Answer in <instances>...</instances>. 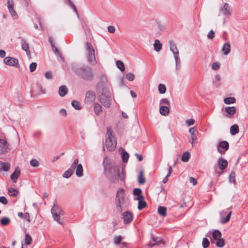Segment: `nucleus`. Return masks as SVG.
I'll use <instances>...</instances> for the list:
<instances>
[{"label": "nucleus", "instance_id": "nucleus-2", "mask_svg": "<svg viewBox=\"0 0 248 248\" xmlns=\"http://www.w3.org/2000/svg\"><path fill=\"white\" fill-rule=\"evenodd\" d=\"M73 70L76 74L84 80L91 81L94 79V75L93 69L89 66L74 67Z\"/></svg>", "mask_w": 248, "mask_h": 248}, {"label": "nucleus", "instance_id": "nucleus-43", "mask_svg": "<svg viewBox=\"0 0 248 248\" xmlns=\"http://www.w3.org/2000/svg\"><path fill=\"white\" fill-rule=\"evenodd\" d=\"M189 157H190V154H189V153L185 152V153H183V154L182 155V156L181 158V160L183 162H186L189 160Z\"/></svg>", "mask_w": 248, "mask_h": 248}, {"label": "nucleus", "instance_id": "nucleus-51", "mask_svg": "<svg viewBox=\"0 0 248 248\" xmlns=\"http://www.w3.org/2000/svg\"><path fill=\"white\" fill-rule=\"evenodd\" d=\"M210 242L206 238H204L202 240V245L203 248H207L209 247Z\"/></svg>", "mask_w": 248, "mask_h": 248}, {"label": "nucleus", "instance_id": "nucleus-28", "mask_svg": "<svg viewBox=\"0 0 248 248\" xmlns=\"http://www.w3.org/2000/svg\"><path fill=\"white\" fill-rule=\"evenodd\" d=\"M222 51L223 52L224 55H227L231 51V46L229 43H225L222 47Z\"/></svg>", "mask_w": 248, "mask_h": 248}, {"label": "nucleus", "instance_id": "nucleus-35", "mask_svg": "<svg viewBox=\"0 0 248 248\" xmlns=\"http://www.w3.org/2000/svg\"><path fill=\"white\" fill-rule=\"evenodd\" d=\"M138 182L140 184H143L145 182V179L142 171H140L139 173Z\"/></svg>", "mask_w": 248, "mask_h": 248}, {"label": "nucleus", "instance_id": "nucleus-1", "mask_svg": "<svg viewBox=\"0 0 248 248\" xmlns=\"http://www.w3.org/2000/svg\"><path fill=\"white\" fill-rule=\"evenodd\" d=\"M104 167L105 172L108 177L113 182H115L118 178L121 180L125 179V174L124 169H122V172H120V167L111 164L107 165L104 162Z\"/></svg>", "mask_w": 248, "mask_h": 248}, {"label": "nucleus", "instance_id": "nucleus-11", "mask_svg": "<svg viewBox=\"0 0 248 248\" xmlns=\"http://www.w3.org/2000/svg\"><path fill=\"white\" fill-rule=\"evenodd\" d=\"M15 2L13 0H7V6L11 16L14 19L18 18V15L14 9Z\"/></svg>", "mask_w": 248, "mask_h": 248}, {"label": "nucleus", "instance_id": "nucleus-5", "mask_svg": "<svg viewBox=\"0 0 248 248\" xmlns=\"http://www.w3.org/2000/svg\"><path fill=\"white\" fill-rule=\"evenodd\" d=\"M85 49L88 62L92 65H95L97 62L95 56V50L91 43L86 42Z\"/></svg>", "mask_w": 248, "mask_h": 248}, {"label": "nucleus", "instance_id": "nucleus-63", "mask_svg": "<svg viewBox=\"0 0 248 248\" xmlns=\"http://www.w3.org/2000/svg\"><path fill=\"white\" fill-rule=\"evenodd\" d=\"M108 30L109 33H113L115 31V28L113 26H109L108 27Z\"/></svg>", "mask_w": 248, "mask_h": 248}, {"label": "nucleus", "instance_id": "nucleus-29", "mask_svg": "<svg viewBox=\"0 0 248 248\" xmlns=\"http://www.w3.org/2000/svg\"><path fill=\"white\" fill-rule=\"evenodd\" d=\"M168 106H161L159 108L160 113L163 116H166L169 113Z\"/></svg>", "mask_w": 248, "mask_h": 248}, {"label": "nucleus", "instance_id": "nucleus-60", "mask_svg": "<svg viewBox=\"0 0 248 248\" xmlns=\"http://www.w3.org/2000/svg\"><path fill=\"white\" fill-rule=\"evenodd\" d=\"M207 37L209 39H213L215 37V32L213 30H211L207 34Z\"/></svg>", "mask_w": 248, "mask_h": 248}, {"label": "nucleus", "instance_id": "nucleus-37", "mask_svg": "<svg viewBox=\"0 0 248 248\" xmlns=\"http://www.w3.org/2000/svg\"><path fill=\"white\" fill-rule=\"evenodd\" d=\"M8 191V194L12 197H16L18 194V190L13 187L9 188Z\"/></svg>", "mask_w": 248, "mask_h": 248}, {"label": "nucleus", "instance_id": "nucleus-36", "mask_svg": "<svg viewBox=\"0 0 248 248\" xmlns=\"http://www.w3.org/2000/svg\"><path fill=\"white\" fill-rule=\"evenodd\" d=\"M167 208L164 206H159L158 207V213L161 216H166Z\"/></svg>", "mask_w": 248, "mask_h": 248}, {"label": "nucleus", "instance_id": "nucleus-47", "mask_svg": "<svg viewBox=\"0 0 248 248\" xmlns=\"http://www.w3.org/2000/svg\"><path fill=\"white\" fill-rule=\"evenodd\" d=\"M159 105L170 107V102L167 99L163 98L160 101Z\"/></svg>", "mask_w": 248, "mask_h": 248}, {"label": "nucleus", "instance_id": "nucleus-44", "mask_svg": "<svg viewBox=\"0 0 248 248\" xmlns=\"http://www.w3.org/2000/svg\"><path fill=\"white\" fill-rule=\"evenodd\" d=\"M32 242V238L29 234H26L24 239V245H30Z\"/></svg>", "mask_w": 248, "mask_h": 248}, {"label": "nucleus", "instance_id": "nucleus-53", "mask_svg": "<svg viewBox=\"0 0 248 248\" xmlns=\"http://www.w3.org/2000/svg\"><path fill=\"white\" fill-rule=\"evenodd\" d=\"M135 76L131 73H128L126 75V78L129 81H133L134 79Z\"/></svg>", "mask_w": 248, "mask_h": 248}, {"label": "nucleus", "instance_id": "nucleus-7", "mask_svg": "<svg viewBox=\"0 0 248 248\" xmlns=\"http://www.w3.org/2000/svg\"><path fill=\"white\" fill-rule=\"evenodd\" d=\"M98 93H100L99 98L101 103L105 107L109 108L110 105V90L101 91Z\"/></svg>", "mask_w": 248, "mask_h": 248}, {"label": "nucleus", "instance_id": "nucleus-4", "mask_svg": "<svg viewBox=\"0 0 248 248\" xmlns=\"http://www.w3.org/2000/svg\"><path fill=\"white\" fill-rule=\"evenodd\" d=\"M51 212L54 220L59 224L62 225L64 223V212L57 205L54 204L51 209Z\"/></svg>", "mask_w": 248, "mask_h": 248}, {"label": "nucleus", "instance_id": "nucleus-17", "mask_svg": "<svg viewBox=\"0 0 248 248\" xmlns=\"http://www.w3.org/2000/svg\"><path fill=\"white\" fill-rule=\"evenodd\" d=\"M124 221L125 224L130 223L133 220V215L131 212L127 211L123 214Z\"/></svg>", "mask_w": 248, "mask_h": 248}, {"label": "nucleus", "instance_id": "nucleus-25", "mask_svg": "<svg viewBox=\"0 0 248 248\" xmlns=\"http://www.w3.org/2000/svg\"><path fill=\"white\" fill-rule=\"evenodd\" d=\"M162 240L161 238H160V237H155V236H153V240L152 241H151L148 243V245L149 246H150L151 247H152L154 246L159 245L160 243H161V242H162Z\"/></svg>", "mask_w": 248, "mask_h": 248}, {"label": "nucleus", "instance_id": "nucleus-64", "mask_svg": "<svg viewBox=\"0 0 248 248\" xmlns=\"http://www.w3.org/2000/svg\"><path fill=\"white\" fill-rule=\"evenodd\" d=\"M45 76L46 78L50 79L52 78V73H51V72H46L45 74Z\"/></svg>", "mask_w": 248, "mask_h": 248}, {"label": "nucleus", "instance_id": "nucleus-32", "mask_svg": "<svg viewBox=\"0 0 248 248\" xmlns=\"http://www.w3.org/2000/svg\"><path fill=\"white\" fill-rule=\"evenodd\" d=\"M239 132V127L237 124H233L230 127V133L232 135H235Z\"/></svg>", "mask_w": 248, "mask_h": 248}, {"label": "nucleus", "instance_id": "nucleus-45", "mask_svg": "<svg viewBox=\"0 0 248 248\" xmlns=\"http://www.w3.org/2000/svg\"><path fill=\"white\" fill-rule=\"evenodd\" d=\"M74 172L70 169H68L66 171H65L63 174V177L65 178H69L73 174Z\"/></svg>", "mask_w": 248, "mask_h": 248}, {"label": "nucleus", "instance_id": "nucleus-21", "mask_svg": "<svg viewBox=\"0 0 248 248\" xmlns=\"http://www.w3.org/2000/svg\"><path fill=\"white\" fill-rule=\"evenodd\" d=\"M189 132L190 133V140L189 142L193 145L194 141L196 140L197 136L196 133L197 132V129L195 127L190 128L189 129Z\"/></svg>", "mask_w": 248, "mask_h": 248}, {"label": "nucleus", "instance_id": "nucleus-30", "mask_svg": "<svg viewBox=\"0 0 248 248\" xmlns=\"http://www.w3.org/2000/svg\"><path fill=\"white\" fill-rule=\"evenodd\" d=\"M83 171L82 166L81 164H79L77 165V167L76 169V175L78 177H81L83 175Z\"/></svg>", "mask_w": 248, "mask_h": 248}, {"label": "nucleus", "instance_id": "nucleus-9", "mask_svg": "<svg viewBox=\"0 0 248 248\" xmlns=\"http://www.w3.org/2000/svg\"><path fill=\"white\" fill-rule=\"evenodd\" d=\"M170 48V51L173 53L176 63V68L179 69L180 64V59L179 58V52L175 45L171 41H169Z\"/></svg>", "mask_w": 248, "mask_h": 248}, {"label": "nucleus", "instance_id": "nucleus-59", "mask_svg": "<svg viewBox=\"0 0 248 248\" xmlns=\"http://www.w3.org/2000/svg\"><path fill=\"white\" fill-rule=\"evenodd\" d=\"M37 66V64L35 62H32L30 65V70L31 72H33Z\"/></svg>", "mask_w": 248, "mask_h": 248}, {"label": "nucleus", "instance_id": "nucleus-8", "mask_svg": "<svg viewBox=\"0 0 248 248\" xmlns=\"http://www.w3.org/2000/svg\"><path fill=\"white\" fill-rule=\"evenodd\" d=\"M97 92L101 91L110 90V87L108 83V79L106 76L101 75L100 77V80L96 86Z\"/></svg>", "mask_w": 248, "mask_h": 248}, {"label": "nucleus", "instance_id": "nucleus-55", "mask_svg": "<svg viewBox=\"0 0 248 248\" xmlns=\"http://www.w3.org/2000/svg\"><path fill=\"white\" fill-rule=\"evenodd\" d=\"M68 1V4L72 8L74 11L78 15V11L77 9L74 5V4L73 3V2L71 0H67Z\"/></svg>", "mask_w": 248, "mask_h": 248}, {"label": "nucleus", "instance_id": "nucleus-10", "mask_svg": "<svg viewBox=\"0 0 248 248\" xmlns=\"http://www.w3.org/2000/svg\"><path fill=\"white\" fill-rule=\"evenodd\" d=\"M221 233L217 230H215L213 232V237L215 240H217L216 243V246L219 248L223 247L225 245L224 240L221 238Z\"/></svg>", "mask_w": 248, "mask_h": 248}, {"label": "nucleus", "instance_id": "nucleus-41", "mask_svg": "<svg viewBox=\"0 0 248 248\" xmlns=\"http://www.w3.org/2000/svg\"><path fill=\"white\" fill-rule=\"evenodd\" d=\"M72 106L77 110H79L81 109L80 103L76 100H73L72 102Z\"/></svg>", "mask_w": 248, "mask_h": 248}, {"label": "nucleus", "instance_id": "nucleus-49", "mask_svg": "<svg viewBox=\"0 0 248 248\" xmlns=\"http://www.w3.org/2000/svg\"><path fill=\"white\" fill-rule=\"evenodd\" d=\"M141 190L139 188H135L133 190V194L135 196H137V198H139L140 197H143L141 195Z\"/></svg>", "mask_w": 248, "mask_h": 248}, {"label": "nucleus", "instance_id": "nucleus-40", "mask_svg": "<svg viewBox=\"0 0 248 248\" xmlns=\"http://www.w3.org/2000/svg\"><path fill=\"white\" fill-rule=\"evenodd\" d=\"M236 101L235 98L232 97H227L224 98V102L226 104H231L234 103Z\"/></svg>", "mask_w": 248, "mask_h": 248}, {"label": "nucleus", "instance_id": "nucleus-38", "mask_svg": "<svg viewBox=\"0 0 248 248\" xmlns=\"http://www.w3.org/2000/svg\"><path fill=\"white\" fill-rule=\"evenodd\" d=\"M0 222L2 226H6L10 223L11 220L8 217H4L1 218Z\"/></svg>", "mask_w": 248, "mask_h": 248}, {"label": "nucleus", "instance_id": "nucleus-14", "mask_svg": "<svg viewBox=\"0 0 248 248\" xmlns=\"http://www.w3.org/2000/svg\"><path fill=\"white\" fill-rule=\"evenodd\" d=\"M9 150V146L7 142L3 140L0 139V154H4Z\"/></svg>", "mask_w": 248, "mask_h": 248}, {"label": "nucleus", "instance_id": "nucleus-6", "mask_svg": "<svg viewBox=\"0 0 248 248\" xmlns=\"http://www.w3.org/2000/svg\"><path fill=\"white\" fill-rule=\"evenodd\" d=\"M106 146L109 151L114 150L116 147V142L113 140L112 131L109 127H107V132L106 135Z\"/></svg>", "mask_w": 248, "mask_h": 248}, {"label": "nucleus", "instance_id": "nucleus-52", "mask_svg": "<svg viewBox=\"0 0 248 248\" xmlns=\"http://www.w3.org/2000/svg\"><path fill=\"white\" fill-rule=\"evenodd\" d=\"M123 160L124 162H126L129 158V154L125 151H124L122 155Z\"/></svg>", "mask_w": 248, "mask_h": 248}, {"label": "nucleus", "instance_id": "nucleus-58", "mask_svg": "<svg viewBox=\"0 0 248 248\" xmlns=\"http://www.w3.org/2000/svg\"><path fill=\"white\" fill-rule=\"evenodd\" d=\"M220 65L217 62H214L212 65V69L213 70H217L219 69Z\"/></svg>", "mask_w": 248, "mask_h": 248}, {"label": "nucleus", "instance_id": "nucleus-54", "mask_svg": "<svg viewBox=\"0 0 248 248\" xmlns=\"http://www.w3.org/2000/svg\"><path fill=\"white\" fill-rule=\"evenodd\" d=\"M49 43H50V45H51V47H52V50H53V51L54 52V53H55V54H59L58 50L57 48V47H56L54 46V44H53V42H52V40H51V39H50V38L49 39Z\"/></svg>", "mask_w": 248, "mask_h": 248}, {"label": "nucleus", "instance_id": "nucleus-34", "mask_svg": "<svg viewBox=\"0 0 248 248\" xmlns=\"http://www.w3.org/2000/svg\"><path fill=\"white\" fill-rule=\"evenodd\" d=\"M154 46L155 50L157 52H159L161 49L162 44L158 40L156 39L155 41Z\"/></svg>", "mask_w": 248, "mask_h": 248}, {"label": "nucleus", "instance_id": "nucleus-33", "mask_svg": "<svg viewBox=\"0 0 248 248\" xmlns=\"http://www.w3.org/2000/svg\"><path fill=\"white\" fill-rule=\"evenodd\" d=\"M221 78L220 75L217 74L215 76V79L214 80V85L216 87H219L220 85Z\"/></svg>", "mask_w": 248, "mask_h": 248}, {"label": "nucleus", "instance_id": "nucleus-42", "mask_svg": "<svg viewBox=\"0 0 248 248\" xmlns=\"http://www.w3.org/2000/svg\"><path fill=\"white\" fill-rule=\"evenodd\" d=\"M94 112L96 114L98 115L99 113L102 111V107L101 106L97 104V103H94Z\"/></svg>", "mask_w": 248, "mask_h": 248}, {"label": "nucleus", "instance_id": "nucleus-13", "mask_svg": "<svg viewBox=\"0 0 248 248\" xmlns=\"http://www.w3.org/2000/svg\"><path fill=\"white\" fill-rule=\"evenodd\" d=\"M95 99V94L92 91H88L86 93L84 102L87 104H91L93 103Z\"/></svg>", "mask_w": 248, "mask_h": 248}, {"label": "nucleus", "instance_id": "nucleus-24", "mask_svg": "<svg viewBox=\"0 0 248 248\" xmlns=\"http://www.w3.org/2000/svg\"><path fill=\"white\" fill-rule=\"evenodd\" d=\"M220 11L224 15L227 16H230L231 15V13L230 11V8L229 7V4L227 3H225L224 6L220 8Z\"/></svg>", "mask_w": 248, "mask_h": 248}, {"label": "nucleus", "instance_id": "nucleus-61", "mask_svg": "<svg viewBox=\"0 0 248 248\" xmlns=\"http://www.w3.org/2000/svg\"><path fill=\"white\" fill-rule=\"evenodd\" d=\"M230 181L231 183L235 182V173L232 172L229 176Z\"/></svg>", "mask_w": 248, "mask_h": 248}, {"label": "nucleus", "instance_id": "nucleus-31", "mask_svg": "<svg viewBox=\"0 0 248 248\" xmlns=\"http://www.w3.org/2000/svg\"><path fill=\"white\" fill-rule=\"evenodd\" d=\"M68 89L64 85L61 86L59 88V94L61 96H64L67 93Z\"/></svg>", "mask_w": 248, "mask_h": 248}, {"label": "nucleus", "instance_id": "nucleus-3", "mask_svg": "<svg viewBox=\"0 0 248 248\" xmlns=\"http://www.w3.org/2000/svg\"><path fill=\"white\" fill-rule=\"evenodd\" d=\"M116 210L119 213H122L127 207L126 199L124 190L122 188H120L117 192L115 201Z\"/></svg>", "mask_w": 248, "mask_h": 248}, {"label": "nucleus", "instance_id": "nucleus-23", "mask_svg": "<svg viewBox=\"0 0 248 248\" xmlns=\"http://www.w3.org/2000/svg\"><path fill=\"white\" fill-rule=\"evenodd\" d=\"M11 167L9 162H4L0 161V172L8 171Z\"/></svg>", "mask_w": 248, "mask_h": 248}, {"label": "nucleus", "instance_id": "nucleus-18", "mask_svg": "<svg viewBox=\"0 0 248 248\" xmlns=\"http://www.w3.org/2000/svg\"><path fill=\"white\" fill-rule=\"evenodd\" d=\"M227 213V211L223 210L220 213V215L221 217V220L220 222L222 224H225L229 221L230 219L232 211H230L227 216L225 217H223L224 215Z\"/></svg>", "mask_w": 248, "mask_h": 248}, {"label": "nucleus", "instance_id": "nucleus-15", "mask_svg": "<svg viewBox=\"0 0 248 248\" xmlns=\"http://www.w3.org/2000/svg\"><path fill=\"white\" fill-rule=\"evenodd\" d=\"M222 110H224L226 114L225 116L228 118H232L234 114L235 113L236 111V108L234 107H227L222 109Z\"/></svg>", "mask_w": 248, "mask_h": 248}, {"label": "nucleus", "instance_id": "nucleus-62", "mask_svg": "<svg viewBox=\"0 0 248 248\" xmlns=\"http://www.w3.org/2000/svg\"><path fill=\"white\" fill-rule=\"evenodd\" d=\"M0 202L4 205H6L8 203V201L5 197L1 196L0 197Z\"/></svg>", "mask_w": 248, "mask_h": 248}, {"label": "nucleus", "instance_id": "nucleus-19", "mask_svg": "<svg viewBox=\"0 0 248 248\" xmlns=\"http://www.w3.org/2000/svg\"><path fill=\"white\" fill-rule=\"evenodd\" d=\"M21 172L19 168L16 167L14 171L10 175V178L14 183H16L17 180L20 175Z\"/></svg>", "mask_w": 248, "mask_h": 248}, {"label": "nucleus", "instance_id": "nucleus-26", "mask_svg": "<svg viewBox=\"0 0 248 248\" xmlns=\"http://www.w3.org/2000/svg\"><path fill=\"white\" fill-rule=\"evenodd\" d=\"M144 197H140L139 198H137L136 200L139 201L138 202V209L140 210L143 209L146 206V202L143 200Z\"/></svg>", "mask_w": 248, "mask_h": 248}, {"label": "nucleus", "instance_id": "nucleus-20", "mask_svg": "<svg viewBox=\"0 0 248 248\" xmlns=\"http://www.w3.org/2000/svg\"><path fill=\"white\" fill-rule=\"evenodd\" d=\"M228 161L222 158H219L217 161V166L221 170H224L228 166Z\"/></svg>", "mask_w": 248, "mask_h": 248}, {"label": "nucleus", "instance_id": "nucleus-22", "mask_svg": "<svg viewBox=\"0 0 248 248\" xmlns=\"http://www.w3.org/2000/svg\"><path fill=\"white\" fill-rule=\"evenodd\" d=\"M21 47L22 49L26 52L27 56H30L31 52L30 51L29 45L24 39H22L21 40Z\"/></svg>", "mask_w": 248, "mask_h": 248}, {"label": "nucleus", "instance_id": "nucleus-39", "mask_svg": "<svg viewBox=\"0 0 248 248\" xmlns=\"http://www.w3.org/2000/svg\"><path fill=\"white\" fill-rule=\"evenodd\" d=\"M116 66L117 68L122 72L124 71V63L120 60H118L116 61Z\"/></svg>", "mask_w": 248, "mask_h": 248}, {"label": "nucleus", "instance_id": "nucleus-27", "mask_svg": "<svg viewBox=\"0 0 248 248\" xmlns=\"http://www.w3.org/2000/svg\"><path fill=\"white\" fill-rule=\"evenodd\" d=\"M123 239V237L121 236H116L114 237V243L116 245H119L120 244H121V241ZM122 245L123 247H126V242H122Z\"/></svg>", "mask_w": 248, "mask_h": 248}, {"label": "nucleus", "instance_id": "nucleus-48", "mask_svg": "<svg viewBox=\"0 0 248 248\" xmlns=\"http://www.w3.org/2000/svg\"><path fill=\"white\" fill-rule=\"evenodd\" d=\"M172 172V168L171 166H169V170L168 172L166 177L163 179L162 182L164 184H165L168 181V177L170 175L171 173Z\"/></svg>", "mask_w": 248, "mask_h": 248}, {"label": "nucleus", "instance_id": "nucleus-46", "mask_svg": "<svg viewBox=\"0 0 248 248\" xmlns=\"http://www.w3.org/2000/svg\"><path fill=\"white\" fill-rule=\"evenodd\" d=\"M78 159H76L71 164L70 167L69 168L73 172L75 169H76L77 167V165H78Z\"/></svg>", "mask_w": 248, "mask_h": 248}, {"label": "nucleus", "instance_id": "nucleus-56", "mask_svg": "<svg viewBox=\"0 0 248 248\" xmlns=\"http://www.w3.org/2000/svg\"><path fill=\"white\" fill-rule=\"evenodd\" d=\"M30 164L32 167H36L39 166V162L35 159H32L30 161Z\"/></svg>", "mask_w": 248, "mask_h": 248}, {"label": "nucleus", "instance_id": "nucleus-12", "mask_svg": "<svg viewBox=\"0 0 248 248\" xmlns=\"http://www.w3.org/2000/svg\"><path fill=\"white\" fill-rule=\"evenodd\" d=\"M229 147V143L227 141H221L218 145L217 148L218 152L221 155L225 154Z\"/></svg>", "mask_w": 248, "mask_h": 248}, {"label": "nucleus", "instance_id": "nucleus-16", "mask_svg": "<svg viewBox=\"0 0 248 248\" xmlns=\"http://www.w3.org/2000/svg\"><path fill=\"white\" fill-rule=\"evenodd\" d=\"M4 63L10 66H16L18 63V61L17 59L14 58L7 57L4 59Z\"/></svg>", "mask_w": 248, "mask_h": 248}, {"label": "nucleus", "instance_id": "nucleus-50", "mask_svg": "<svg viewBox=\"0 0 248 248\" xmlns=\"http://www.w3.org/2000/svg\"><path fill=\"white\" fill-rule=\"evenodd\" d=\"M158 91L160 93H164L166 91V88L165 86L163 84H160L158 85Z\"/></svg>", "mask_w": 248, "mask_h": 248}, {"label": "nucleus", "instance_id": "nucleus-57", "mask_svg": "<svg viewBox=\"0 0 248 248\" xmlns=\"http://www.w3.org/2000/svg\"><path fill=\"white\" fill-rule=\"evenodd\" d=\"M195 120L193 119H190L186 121V124L187 126H191L194 124Z\"/></svg>", "mask_w": 248, "mask_h": 248}]
</instances>
